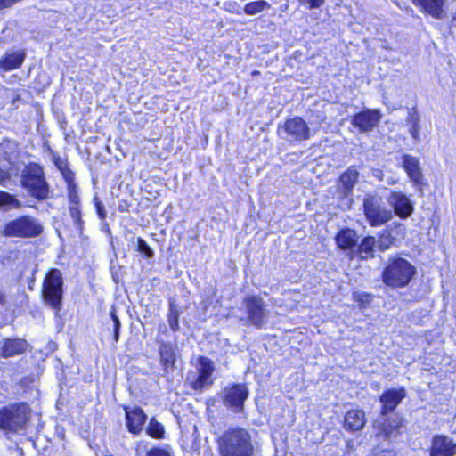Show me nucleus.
Wrapping results in <instances>:
<instances>
[{"label": "nucleus", "instance_id": "f257e3e1", "mask_svg": "<svg viewBox=\"0 0 456 456\" xmlns=\"http://www.w3.org/2000/svg\"><path fill=\"white\" fill-rule=\"evenodd\" d=\"M220 456H254L250 433L242 428H231L216 438Z\"/></svg>", "mask_w": 456, "mask_h": 456}, {"label": "nucleus", "instance_id": "f03ea898", "mask_svg": "<svg viewBox=\"0 0 456 456\" xmlns=\"http://www.w3.org/2000/svg\"><path fill=\"white\" fill-rule=\"evenodd\" d=\"M43 232L44 225L37 218L24 215L5 223L0 233L7 238L34 239Z\"/></svg>", "mask_w": 456, "mask_h": 456}, {"label": "nucleus", "instance_id": "7ed1b4c3", "mask_svg": "<svg viewBox=\"0 0 456 456\" xmlns=\"http://www.w3.org/2000/svg\"><path fill=\"white\" fill-rule=\"evenodd\" d=\"M416 274V268L406 259H391L382 273L383 282L391 288H403Z\"/></svg>", "mask_w": 456, "mask_h": 456}, {"label": "nucleus", "instance_id": "20e7f679", "mask_svg": "<svg viewBox=\"0 0 456 456\" xmlns=\"http://www.w3.org/2000/svg\"><path fill=\"white\" fill-rule=\"evenodd\" d=\"M21 184L28 193L38 200H46L50 193L43 168L37 164L27 166L21 174Z\"/></svg>", "mask_w": 456, "mask_h": 456}, {"label": "nucleus", "instance_id": "39448f33", "mask_svg": "<svg viewBox=\"0 0 456 456\" xmlns=\"http://www.w3.org/2000/svg\"><path fill=\"white\" fill-rule=\"evenodd\" d=\"M43 298L48 305L60 310L63 295V278L59 269H51L45 277L42 288Z\"/></svg>", "mask_w": 456, "mask_h": 456}, {"label": "nucleus", "instance_id": "423d86ee", "mask_svg": "<svg viewBox=\"0 0 456 456\" xmlns=\"http://www.w3.org/2000/svg\"><path fill=\"white\" fill-rule=\"evenodd\" d=\"M30 410L28 404H12L0 411V428L18 432L25 428Z\"/></svg>", "mask_w": 456, "mask_h": 456}, {"label": "nucleus", "instance_id": "0eeeda50", "mask_svg": "<svg viewBox=\"0 0 456 456\" xmlns=\"http://www.w3.org/2000/svg\"><path fill=\"white\" fill-rule=\"evenodd\" d=\"M363 211L371 226H380L393 218V211L388 209L378 194H367L363 199Z\"/></svg>", "mask_w": 456, "mask_h": 456}, {"label": "nucleus", "instance_id": "6e6552de", "mask_svg": "<svg viewBox=\"0 0 456 456\" xmlns=\"http://www.w3.org/2000/svg\"><path fill=\"white\" fill-rule=\"evenodd\" d=\"M242 304L247 315L245 318H240V322L256 329H262L269 316L264 299L257 295L247 296L243 298Z\"/></svg>", "mask_w": 456, "mask_h": 456}, {"label": "nucleus", "instance_id": "1a4fd4ad", "mask_svg": "<svg viewBox=\"0 0 456 456\" xmlns=\"http://www.w3.org/2000/svg\"><path fill=\"white\" fill-rule=\"evenodd\" d=\"M278 135L290 142L306 141L311 138V129L307 123L300 117L287 119L283 124H279Z\"/></svg>", "mask_w": 456, "mask_h": 456}, {"label": "nucleus", "instance_id": "9d476101", "mask_svg": "<svg viewBox=\"0 0 456 456\" xmlns=\"http://www.w3.org/2000/svg\"><path fill=\"white\" fill-rule=\"evenodd\" d=\"M223 395L224 404L232 411L240 412L243 410L248 391L245 386L237 384L225 387Z\"/></svg>", "mask_w": 456, "mask_h": 456}, {"label": "nucleus", "instance_id": "9b49d317", "mask_svg": "<svg viewBox=\"0 0 456 456\" xmlns=\"http://www.w3.org/2000/svg\"><path fill=\"white\" fill-rule=\"evenodd\" d=\"M215 370L214 362L204 356L198 359L197 371L198 376L192 381V387L196 390H202L209 387L213 384L212 375Z\"/></svg>", "mask_w": 456, "mask_h": 456}, {"label": "nucleus", "instance_id": "f8f14e48", "mask_svg": "<svg viewBox=\"0 0 456 456\" xmlns=\"http://www.w3.org/2000/svg\"><path fill=\"white\" fill-rule=\"evenodd\" d=\"M456 455V443L452 438L436 435L431 441L429 456H454Z\"/></svg>", "mask_w": 456, "mask_h": 456}, {"label": "nucleus", "instance_id": "ddd939ff", "mask_svg": "<svg viewBox=\"0 0 456 456\" xmlns=\"http://www.w3.org/2000/svg\"><path fill=\"white\" fill-rule=\"evenodd\" d=\"M388 204L394 208V212L400 218H407L413 212V204L403 192L393 191L387 197Z\"/></svg>", "mask_w": 456, "mask_h": 456}, {"label": "nucleus", "instance_id": "4468645a", "mask_svg": "<svg viewBox=\"0 0 456 456\" xmlns=\"http://www.w3.org/2000/svg\"><path fill=\"white\" fill-rule=\"evenodd\" d=\"M381 115L377 110H367L354 116L352 125L361 132L371 131L379 123Z\"/></svg>", "mask_w": 456, "mask_h": 456}, {"label": "nucleus", "instance_id": "2eb2a0df", "mask_svg": "<svg viewBox=\"0 0 456 456\" xmlns=\"http://www.w3.org/2000/svg\"><path fill=\"white\" fill-rule=\"evenodd\" d=\"M358 178L359 172L354 166L349 167L344 173H342L337 183L338 198H346L349 196L357 183Z\"/></svg>", "mask_w": 456, "mask_h": 456}, {"label": "nucleus", "instance_id": "dca6fc26", "mask_svg": "<svg viewBox=\"0 0 456 456\" xmlns=\"http://www.w3.org/2000/svg\"><path fill=\"white\" fill-rule=\"evenodd\" d=\"M405 390L403 388L399 389H388L385 391L379 397V401L382 403L381 417L387 416V414L393 412L402 400L405 397Z\"/></svg>", "mask_w": 456, "mask_h": 456}, {"label": "nucleus", "instance_id": "f3484780", "mask_svg": "<svg viewBox=\"0 0 456 456\" xmlns=\"http://www.w3.org/2000/svg\"><path fill=\"white\" fill-rule=\"evenodd\" d=\"M28 347L29 344L25 339L5 338L0 342V355L4 358L14 357L24 354Z\"/></svg>", "mask_w": 456, "mask_h": 456}, {"label": "nucleus", "instance_id": "a211bd4d", "mask_svg": "<svg viewBox=\"0 0 456 456\" xmlns=\"http://www.w3.org/2000/svg\"><path fill=\"white\" fill-rule=\"evenodd\" d=\"M125 413L128 431L138 435L142 429L147 415L139 407H125Z\"/></svg>", "mask_w": 456, "mask_h": 456}, {"label": "nucleus", "instance_id": "6ab92c4d", "mask_svg": "<svg viewBox=\"0 0 456 456\" xmlns=\"http://www.w3.org/2000/svg\"><path fill=\"white\" fill-rule=\"evenodd\" d=\"M402 165L407 173L409 178L416 184H421L423 181V174L420 167L419 159L409 154L402 157Z\"/></svg>", "mask_w": 456, "mask_h": 456}, {"label": "nucleus", "instance_id": "aec40b11", "mask_svg": "<svg viewBox=\"0 0 456 456\" xmlns=\"http://www.w3.org/2000/svg\"><path fill=\"white\" fill-rule=\"evenodd\" d=\"M403 423L404 419L397 414L393 415L391 418L380 416L379 419L375 420L374 427L384 433L386 437H389L394 431H396L403 427Z\"/></svg>", "mask_w": 456, "mask_h": 456}, {"label": "nucleus", "instance_id": "412c9836", "mask_svg": "<svg viewBox=\"0 0 456 456\" xmlns=\"http://www.w3.org/2000/svg\"><path fill=\"white\" fill-rule=\"evenodd\" d=\"M366 422L365 413L362 410H350L345 416L344 426L349 431L362 429Z\"/></svg>", "mask_w": 456, "mask_h": 456}, {"label": "nucleus", "instance_id": "4be33fe9", "mask_svg": "<svg viewBox=\"0 0 456 456\" xmlns=\"http://www.w3.org/2000/svg\"><path fill=\"white\" fill-rule=\"evenodd\" d=\"M415 5L422 8L424 12L436 19H442L444 14V0H413Z\"/></svg>", "mask_w": 456, "mask_h": 456}, {"label": "nucleus", "instance_id": "5701e85b", "mask_svg": "<svg viewBox=\"0 0 456 456\" xmlns=\"http://www.w3.org/2000/svg\"><path fill=\"white\" fill-rule=\"evenodd\" d=\"M160 362L167 373L173 370L175 362V348L170 343L161 342L159 346Z\"/></svg>", "mask_w": 456, "mask_h": 456}, {"label": "nucleus", "instance_id": "b1692460", "mask_svg": "<svg viewBox=\"0 0 456 456\" xmlns=\"http://www.w3.org/2000/svg\"><path fill=\"white\" fill-rule=\"evenodd\" d=\"M357 240L356 232L352 229H342L336 236V243L343 250L354 247Z\"/></svg>", "mask_w": 456, "mask_h": 456}, {"label": "nucleus", "instance_id": "393cba45", "mask_svg": "<svg viewBox=\"0 0 456 456\" xmlns=\"http://www.w3.org/2000/svg\"><path fill=\"white\" fill-rule=\"evenodd\" d=\"M23 53H12L6 54L0 61V67L4 70H11L19 68L24 61Z\"/></svg>", "mask_w": 456, "mask_h": 456}, {"label": "nucleus", "instance_id": "a878e982", "mask_svg": "<svg viewBox=\"0 0 456 456\" xmlns=\"http://www.w3.org/2000/svg\"><path fill=\"white\" fill-rule=\"evenodd\" d=\"M271 4L265 0H257L248 3L243 7V12L247 15L253 16L256 15L265 10L270 9Z\"/></svg>", "mask_w": 456, "mask_h": 456}, {"label": "nucleus", "instance_id": "bb28decb", "mask_svg": "<svg viewBox=\"0 0 456 456\" xmlns=\"http://www.w3.org/2000/svg\"><path fill=\"white\" fill-rule=\"evenodd\" d=\"M374 247H376V239L372 236L365 237L358 246V253L362 258H368L372 256Z\"/></svg>", "mask_w": 456, "mask_h": 456}, {"label": "nucleus", "instance_id": "cd10ccee", "mask_svg": "<svg viewBox=\"0 0 456 456\" xmlns=\"http://www.w3.org/2000/svg\"><path fill=\"white\" fill-rule=\"evenodd\" d=\"M54 164L56 167L59 169V171L61 173V175L64 178L66 183L74 181V173L69 169L68 161L65 159L55 157Z\"/></svg>", "mask_w": 456, "mask_h": 456}, {"label": "nucleus", "instance_id": "c85d7f7f", "mask_svg": "<svg viewBox=\"0 0 456 456\" xmlns=\"http://www.w3.org/2000/svg\"><path fill=\"white\" fill-rule=\"evenodd\" d=\"M20 207V202L15 196L5 191H0V208L8 210L11 208H19Z\"/></svg>", "mask_w": 456, "mask_h": 456}, {"label": "nucleus", "instance_id": "c756f323", "mask_svg": "<svg viewBox=\"0 0 456 456\" xmlns=\"http://www.w3.org/2000/svg\"><path fill=\"white\" fill-rule=\"evenodd\" d=\"M179 310L174 301L169 303L168 324L173 331L179 330Z\"/></svg>", "mask_w": 456, "mask_h": 456}, {"label": "nucleus", "instance_id": "7c9ffc66", "mask_svg": "<svg viewBox=\"0 0 456 456\" xmlns=\"http://www.w3.org/2000/svg\"><path fill=\"white\" fill-rule=\"evenodd\" d=\"M147 434L153 438H162L164 435V427L152 418L148 425Z\"/></svg>", "mask_w": 456, "mask_h": 456}, {"label": "nucleus", "instance_id": "2f4dec72", "mask_svg": "<svg viewBox=\"0 0 456 456\" xmlns=\"http://www.w3.org/2000/svg\"><path fill=\"white\" fill-rule=\"evenodd\" d=\"M394 238L391 236V234L384 231L379 237L378 240H376V247L380 251H385L390 248V246L393 244Z\"/></svg>", "mask_w": 456, "mask_h": 456}, {"label": "nucleus", "instance_id": "473e14b6", "mask_svg": "<svg viewBox=\"0 0 456 456\" xmlns=\"http://www.w3.org/2000/svg\"><path fill=\"white\" fill-rule=\"evenodd\" d=\"M69 207L79 206V196L75 181L67 183Z\"/></svg>", "mask_w": 456, "mask_h": 456}, {"label": "nucleus", "instance_id": "72a5a7b5", "mask_svg": "<svg viewBox=\"0 0 456 456\" xmlns=\"http://www.w3.org/2000/svg\"><path fill=\"white\" fill-rule=\"evenodd\" d=\"M137 249L140 253L143 254L148 258H152L154 256V251L141 237L137 238Z\"/></svg>", "mask_w": 456, "mask_h": 456}, {"label": "nucleus", "instance_id": "f704fd0d", "mask_svg": "<svg viewBox=\"0 0 456 456\" xmlns=\"http://www.w3.org/2000/svg\"><path fill=\"white\" fill-rule=\"evenodd\" d=\"M408 120L411 123L410 134L415 141H419L420 126L418 119L415 116L411 115Z\"/></svg>", "mask_w": 456, "mask_h": 456}, {"label": "nucleus", "instance_id": "c9c22d12", "mask_svg": "<svg viewBox=\"0 0 456 456\" xmlns=\"http://www.w3.org/2000/svg\"><path fill=\"white\" fill-rule=\"evenodd\" d=\"M69 214L71 218L73 219L74 224L79 228H82V218H81V211L79 206L69 207Z\"/></svg>", "mask_w": 456, "mask_h": 456}, {"label": "nucleus", "instance_id": "e433bc0d", "mask_svg": "<svg viewBox=\"0 0 456 456\" xmlns=\"http://www.w3.org/2000/svg\"><path fill=\"white\" fill-rule=\"evenodd\" d=\"M145 456H173L172 453L164 448L153 447L147 451Z\"/></svg>", "mask_w": 456, "mask_h": 456}, {"label": "nucleus", "instance_id": "4c0bfd02", "mask_svg": "<svg viewBox=\"0 0 456 456\" xmlns=\"http://www.w3.org/2000/svg\"><path fill=\"white\" fill-rule=\"evenodd\" d=\"M301 4H307L310 9H316L324 4V0H297Z\"/></svg>", "mask_w": 456, "mask_h": 456}, {"label": "nucleus", "instance_id": "58836bf2", "mask_svg": "<svg viewBox=\"0 0 456 456\" xmlns=\"http://www.w3.org/2000/svg\"><path fill=\"white\" fill-rule=\"evenodd\" d=\"M94 204L100 219H105L107 214L103 204L98 200V198L94 199Z\"/></svg>", "mask_w": 456, "mask_h": 456}, {"label": "nucleus", "instance_id": "ea45409f", "mask_svg": "<svg viewBox=\"0 0 456 456\" xmlns=\"http://www.w3.org/2000/svg\"><path fill=\"white\" fill-rule=\"evenodd\" d=\"M226 5H227L226 9L229 12H233L237 15L241 14V12H243V8H241V6L240 4H238L237 3H227Z\"/></svg>", "mask_w": 456, "mask_h": 456}, {"label": "nucleus", "instance_id": "a19ab883", "mask_svg": "<svg viewBox=\"0 0 456 456\" xmlns=\"http://www.w3.org/2000/svg\"><path fill=\"white\" fill-rule=\"evenodd\" d=\"M354 298L357 301H361L362 303L370 302V295L366 293H354Z\"/></svg>", "mask_w": 456, "mask_h": 456}, {"label": "nucleus", "instance_id": "79ce46f5", "mask_svg": "<svg viewBox=\"0 0 456 456\" xmlns=\"http://www.w3.org/2000/svg\"><path fill=\"white\" fill-rule=\"evenodd\" d=\"M375 456H395V452L390 449L379 450L375 452Z\"/></svg>", "mask_w": 456, "mask_h": 456}, {"label": "nucleus", "instance_id": "37998d69", "mask_svg": "<svg viewBox=\"0 0 456 456\" xmlns=\"http://www.w3.org/2000/svg\"><path fill=\"white\" fill-rule=\"evenodd\" d=\"M110 316L114 323V328L120 329L121 323L114 311L110 312Z\"/></svg>", "mask_w": 456, "mask_h": 456}, {"label": "nucleus", "instance_id": "c03bdc74", "mask_svg": "<svg viewBox=\"0 0 456 456\" xmlns=\"http://www.w3.org/2000/svg\"><path fill=\"white\" fill-rule=\"evenodd\" d=\"M373 175L379 178L380 181L383 179V172L380 169L373 170Z\"/></svg>", "mask_w": 456, "mask_h": 456}, {"label": "nucleus", "instance_id": "a18cd8bd", "mask_svg": "<svg viewBox=\"0 0 456 456\" xmlns=\"http://www.w3.org/2000/svg\"><path fill=\"white\" fill-rule=\"evenodd\" d=\"M119 330L120 329H117V328H114V340L115 342H118V339H119Z\"/></svg>", "mask_w": 456, "mask_h": 456}, {"label": "nucleus", "instance_id": "49530a36", "mask_svg": "<svg viewBox=\"0 0 456 456\" xmlns=\"http://www.w3.org/2000/svg\"><path fill=\"white\" fill-rule=\"evenodd\" d=\"M6 178V174L4 171H3L2 169H0V183L3 182L4 180H5Z\"/></svg>", "mask_w": 456, "mask_h": 456}, {"label": "nucleus", "instance_id": "de8ad7c7", "mask_svg": "<svg viewBox=\"0 0 456 456\" xmlns=\"http://www.w3.org/2000/svg\"><path fill=\"white\" fill-rule=\"evenodd\" d=\"M161 328H163V330H164V331H166V330H167V328H166V326H165V325H163V327H159V330H160Z\"/></svg>", "mask_w": 456, "mask_h": 456}]
</instances>
